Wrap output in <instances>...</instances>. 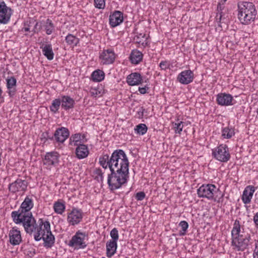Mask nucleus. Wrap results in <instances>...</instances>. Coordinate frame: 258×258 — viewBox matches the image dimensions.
Returning a JSON list of instances; mask_svg holds the SVG:
<instances>
[{
	"mask_svg": "<svg viewBox=\"0 0 258 258\" xmlns=\"http://www.w3.org/2000/svg\"><path fill=\"white\" fill-rule=\"evenodd\" d=\"M33 207L32 200L29 197H26L22 203L20 208L17 211L12 212L11 216L13 221L16 224L25 223H31L33 221V215L30 210Z\"/></svg>",
	"mask_w": 258,
	"mask_h": 258,
	"instance_id": "nucleus-2",
	"label": "nucleus"
},
{
	"mask_svg": "<svg viewBox=\"0 0 258 258\" xmlns=\"http://www.w3.org/2000/svg\"><path fill=\"white\" fill-rule=\"evenodd\" d=\"M142 53L137 50H133L130 55L131 61L134 64H138L142 60Z\"/></svg>",
	"mask_w": 258,
	"mask_h": 258,
	"instance_id": "nucleus-26",
	"label": "nucleus"
},
{
	"mask_svg": "<svg viewBox=\"0 0 258 258\" xmlns=\"http://www.w3.org/2000/svg\"><path fill=\"white\" fill-rule=\"evenodd\" d=\"M233 97L225 93L219 94L217 97V101L218 104L222 106H228L232 104Z\"/></svg>",
	"mask_w": 258,
	"mask_h": 258,
	"instance_id": "nucleus-16",
	"label": "nucleus"
},
{
	"mask_svg": "<svg viewBox=\"0 0 258 258\" xmlns=\"http://www.w3.org/2000/svg\"><path fill=\"white\" fill-rule=\"evenodd\" d=\"M58 154L56 152L47 153L43 160L44 165L47 167L54 165L58 163Z\"/></svg>",
	"mask_w": 258,
	"mask_h": 258,
	"instance_id": "nucleus-15",
	"label": "nucleus"
},
{
	"mask_svg": "<svg viewBox=\"0 0 258 258\" xmlns=\"http://www.w3.org/2000/svg\"><path fill=\"white\" fill-rule=\"evenodd\" d=\"M225 17H220L218 19V20L219 21H218V22L219 23V24H218V25L221 27H222V22H221V21H223L224 20V19H225ZM217 20L218 21V19H217Z\"/></svg>",
	"mask_w": 258,
	"mask_h": 258,
	"instance_id": "nucleus-53",
	"label": "nucleus"
},
{
	"mask_svg": "<svg viewBox=\"0 0 258 258\" xmlns=\"http://www.w3.org/2000/svg\"><path fill=\"white\" fill-rule=\"evenodd\" d=\"M25 230L27 233L33 234L34 239L40 241L43 237V234H47V231H50V225L48 221H43L40 219L38 221V225L36 224V220L33 218V221L31 223H25L23 224Z\"/></svg>",
	"mask_w": 258,
	"mask_h": 258,
	"instance_id": "nucleus-3",
	"label": "nucleus"
},
{
	"mask_svg": "<svg viewBox=\"0 0 258 258\" xmlns=\"http://www.w3.org/2000/svg\"><path fill=\"white\" fill-rule=\"evenodd\" d=\"M90 92L91 96L94 97H100L102 95L101 90H99L98 88H91Z\"/></svg>",
	"mask_w": 258,
	"mask_h": 258,
	"instance_id": "nucleus-41",
	"label": "nucleus"
},
{
	"mask_svg": "<svg viewBox=\"0 0 258 258\" xmlns=\"http://www.w3.org/2000/svg\"><path fill=\"white\" fill-rule=\"evenodd\" d=\"M37 23L33 19H30L29 21H27L25 23V27L23 29L25 32L30 31L31 29L34 30L35 26L37 25Z\"/></svg>",
	"mask_w": 258,
	"mask_h": 258,
	"instance_id": "nucleus-31",
	"label": "nucleus"
},
{
	"mask_svg": "<svg viewBox=\"0 0 258 258\" xmlns=\"http://www.w3.org/2000/svg\"><path fill=\"white\" fill-rule=\"evenodd\" d=\"M102 258H105V257H102Z\"/></svg>",
	"mask_w": 258,
	"mask_h": 258,
	"instance_id": "nucleus-58",
	"label": "nucleus"
},
{
	"mask_svg": "<svg viewBox=\"0 0 258 258\" xmlns=\"http://www.w3.org/2000/svg\"><path fill=\"white\" fill-rule=\"evenodd\" d=\"M238 20L243 25H248L251 21H254V17H238Z\"/></svg>",
	"mask_w": 258,
	"mask_h": 258,
	"instance_id": "nucleus-40",
	"label": "nucleus"
},
{
	"mask_svg": "<svg viewBox=\"0 0 258 258\" xmlns=\"http://www.w3.org/2000/svg\"><path fill=\"white\" fill-rule=\"evenodd\" d=\"M253 258H258V241L255 243V249L253 253Z\"/></svg>",
	"mask_w": 258,
	"mask_h": 258,
	"instance_id": "nucleus-51",
	"label": "nucleus"
},
{
	"mask_svg": "<svg viewBox=\"0 0 258 258\" xmlns=\"http://www.w3.org/2000/svg\"><path fill=\"white\" fill-rule=\"evenodd\" d=\"M66 41L68 45L76 46L79 42V39L72 34H69L66 37Z\"/></svg>",
	"mask_w": 258,
	"mask_h": 258,
	"instance_id": "nucleus-30",
	"label": "nucleus"
},
{
	"mask_svg": "<svg viewBox=\"0 0 258 258\" xmlns=\"http://www.w3.org/2000/svg\"><path fill=\"white\" fill-rule=\"evenodd\" d=\"M61 104V101L60 99H55L54 100H53L51 105L50 106V110L56 113Z\"/></svg>",
	"mask_w": 258,
	"mask_h": 258,
	"instance_id": "nucleus-35",
	"label": "nucleus"
},
{
	"mask_svg": "<svg viewBox=\"0 0 258 258\" xmlns=\"http://www.w3.org/2000/svg\"><path fill=\"white\" fill-rule=\"evenodd\" d=\"M10 17H0V23L6 24L10 21Z\"/></svg>",
	"mask_w": 258,
	"mask_h": 258,
	"instance_id": "nucleus-49",
	"label": "nucleus"
},
{
	"mask_svg": "<svg viewBox=\"0 0 258 258\" xmlns=\"http://www.w3.org/2000/svg\"><path fill=\"white\" fill-rule=\"evenodd\" d=\"M117 242L110 240L106 243L107 256L109 257L113 255L116 250Z\"/></svg>",
	"mask_w": 258,
	"mask_h": 258,
	"instance_id": "nucleus-23",
	"label": "nucleus"
},
{
	"mask_svg": "<svg viewBox=\"0 0 258 258\" xmlns=\"http://www.w3.org/2000/svg\"><path fill=\"white\" fill-rule=\"evenodd\" d=\"M238 14V16H255L257 12L254 5L249 2L240 1L237 4Z\"/></svg>",
	"mask_w": 258,
	"mask_h": 258,
	"instance_id": "nucleus-6",
	"label": "nucleus"
},
{
	"mask_svg": "<svg viewBox=\"0 0 258 258\" xmlns=\"http://www.w3.org/2000/svg\"><path fill=\"white\" fill-rule=\"evenodd\" d=\"M110 158H109L108 155H104L99 158L100 164L104 169H106L108 167L110 168Z\"/></svg>",
	"mask_w": 258,
	"mask_h": 258,
	"instance_id": "nucleus-29",
	"label": "nucleus"
},
{
	"mask_svg": "<svg viewBox=\"0 0 258 258\" xmlns=\"http://www.w3.org/2000/svg\"><path fill=\"white\" fill-rule=\"evenodd\" d=\"M194 79V74L191 70H185L181 72L178 76L177 79L182 84H188Z\"/></svg>",
	"mask_w": 258,
	"mask_h": 258,
	"instance_id": "nucleus-13",
	"label": "nucleus"
},
{
	"mask_svg": "<svg viewBox=\"0 0 258 258\" xmlns=\"http://www.w3.org/2000/svg\"><path fill=\"white\" fill-rule=\"evenodd\" d=\"M104 73L100 70H98L93 72L91 78L94 82H100L104 79Z\"/></svg>",
	"mask_w": 258,
	"mask_h": 258,
	"instance_id": "nucleus-27",
	"label": "nucleus"
},
{
	"mask_svg": "<svg viewBox=\"0 0 258 258\" xmlns=\"http://www.w3.org/2000/svg\"><path fill=\"white\" fill-rule=\"evenodd\" d=\"M51 32H52V31L51 30H50L49 29H47L46 33L47 34H50L51 33Z\"/></svg>",
	"mask_w": 258,
	"mask_h": 258,
	"instance_id": "nucleus-55",
	"label": "nucleus"
},
{
	"mask_svg": "<svg viewBox=\"0 0 258 258\" xmlns=\"http://www.w3.org/2000/svg\"><path fill=\"white\" fill-rule=\"evenodd\" d=\"M179 225L182 229V230L179 232L180 235H184L188 227L187 222L185 221H182L179 223Z\"/></svg>",
	"mask_w": 258,
	"mask_h": 258,
	"instance_id": "nucleus-39",
	"label": "nucleus"
},
{
	"mask_svg": "<svg viewBox=\"0 0 258 258\" xmlns=\"http://www.w3.org/2000/svg\"><path fill=\"white\" fill-rule=\"evenodd\" d=\"M43 237H42V239L44 241V246L46 248H50L51 247L55 241V238L54 235L52 234L51 231L47 232V234L42 235Z\"/></svg>",
	"mask_w": 258,
	"mask_h": 258,
	"instance_id": "nucleus-19",
	"label": "nucleus"
},
{
	"mask_svg": "<svg viewBox=\"0 0 258 258\" xmlns=\"http://www.w3.org/2000/svg\"><path fill=\"white\" fill-rule=\"evenodd\" d=\"M28 186V182L25 180L17 179L14 182L9 185V190L12 192H16L19 191H25Z\"/></svg>",
	"mask_w": 258,
	"mask_h": 258,
	"instance_id": "nucleus-10",
	"label": "nucleus"
},
{
	"mask_svg": "<svg viewBox=\"0 0 258 258\" xmlns=\"http://www.w3.org/2000/svg\"><path fill=\"white\" fill-rule=\"evenodd\" d=\"M101 63L103 64L112 63L115 59V54L110 49L104 50L100 55Z\"/></svg>",
	"mask_w": 258,
	"mask_h": 258,
	"instance_id": "nucleus-12",
	"label": "nucleus"
},
{
	"mask_svg": "<svg viewBox=\"0 0 258 258\" xmlns=\"http://www.w3.org/2000/svg\"><path fill=\"white\" fill-rule=\"evenodd\" d=\"M142 80L140 74L137 73H132L127 77V82L131 86L139 85L141 83Z\"/></svg>",
	"mask_w": 258,
	"mask_h": 258,
	"instance_id": "nucleus-20",
	"label": "nucleus"
},
{
	"mask_svg": "<svg viewBox=\"0 0 258 258\" xmlns=\"http://www.w3.org/2000/svg\"><path fill=\"white\" fill-rule=\"evenodd\" d=\"M183 123V122L179 120H177V122L173 123V129L176 134H181L184 126Z\"/></svg>",
	"mask_w": 258,
	"mask_h": 258,
	"instance_id": "nucleus-36",
	"label": "nucleus"
},
{
	"mask_svg": "<svg viewBox=\"0 0 258 258\" xmlns=\"http://www.w3.org/2000/svg\"><path fill=\"white\" fill-rule=\"evenodd\" d=\"M147 38L145 34L137 33V34L134 38V41L136 43L144 45V43H147Z\"/></svg>",
	"mask_w": 258,
	"mask_h": 258,
	"instance_id": "nucleus-28",
	"label": "nucleus"
},
{
	"mask_svg": "<svg viewBox=\"0 0 258 258\" xmlns=\"http://www.w3.org/2000/svg\"><path fill=\"white\" fill-rule=\"evenodd\" d=\"M53 208L55 213L61 214L64 211L65 206L59 202H56L54 204Z\"/></svg>",
	"mask_w": 258,
	"mask_h": 258,
	"instance_id": "nucleus-33",
	"label": "nucleus"
},
{
	"mask_svg": "<svg viewBox=\"0 0 258 258\" xmlns=\"http://www.w3.org/2000/svg\"><path fill=\"white\" fill-rule=\"evenodd\" d=\"M76 154L77 157L79 159L86 157L89 154L87 147L83 144L80 145L76 148Z\"/></svg>",
	"mask_w": 258,
	"mask_h": 258,
	"instance_id": "nucleus-22",
	"label": "nucleus"
},
{
	"mask_svg": "<svg viewBox=\"0 0 258 258\" xmlns=\"http://www.w3.org/2000/svg\"><path fill=\"white\" fill-rule=\"evenodd\" d=\"M145 110V109L143 107L140 108L139 110L138 111V117L139 118H142L143 117Z\"/></svg>",
	"mask_w": 258,
	"mask_h": 258,
	"instance_id": "nucleus-50",
	"label": "nucleus"
},
{
	"mask_svg": "<svg viewBox=\"0 0 258 258\" xmlns=\"http://www.w3.org/2000/svg\"><path fill=\"white\" fill-rule=\"evenodd\" d=\"M232 245L238 250H243L248 245L250 235L241 231L239 222L235 220L231 231Z\"/></svg>",
	"mask_w": 258,
	"mask_h": 258,
	"instance_id": "nucleus-4",
	"label": "nucleus"
},
{
	"mask_svg": "<svg viewBox=\"0 0 258 258\" xmlns=\"http://www.w3.org/2000/svg\"><path fill=\"white\" fill-rule=\"evenodd\" d=\"M123 21V17H109V24L112 27L120 25Z\"/></svg>",
	"mask_w": 258,
	"mask_h": 258,
	"instance_id": "nucleus-32",
	"label": "nucleus"
},
{
	"mask_svg": "<svg viewBox=\"0 0 258 258\" xmlns=\"http://www.w3.org/2000/svg\"><path fill=\"white\" fill-rule=\"evenodd\" d=\"M197 194L199 197L205 198L215 201H219L223 197V194L219 189L212 184L202 185L198 189Z\"/></svg>",
	"mask_w": 258,
	"mask_h": 258,
	"instance_id": "nucleus-5",
	"label": "nucleus"
},
{
	"mask_svg": "<svg viewBox=\"0 0 258 258\" xmlns=\"http://www.w3.org/2000/svg\"><path fill=\"white\" fill-rule=\"evenodd\" d=\"M13 10L8 7L4 2H0V16H11Z\"/></svg>",
	"mask_w": 258,
	"mask_h": 258,
	"instance_id": "nucleus-24",
	"label": "nucleus"
},
{
	"mask_svg": "<svg viewBox=\"0 0 258 258\" xmlns=\"http://www.w3.org/2000/svg\"><path fill=\"white\" fill-rule=\"evenodd\" d=\"M159 66L162 70H166L169 68V63L166 61H162L160 63Z\"/></svg>",
	"mask_w": 258,
	"mask_h": 258,
	"instance_id": "nucleus-46",
	"label": "nucleus"
},
{
	"mask_svg": "<svg viewBox=\"0 0 258 258\" xmlns=\"http://www.w3.org/2000/svg\"><path fill=\"white\" fill-rule=\"evenodd\" d=\"M123 15L122 12L115 10L112 13L110 12L109 16H123Z\"/></svg>",
	"mask_w": 258,
	"mask_h": 258,
	"instance_id": "nucleus-48",
	"label": "nucleus"
},
{
	"mask_svg": "<svg viewBox=\"0 0 258 258\" xmlns=\"http://www.w3.org/2000/svg\"><path fill=\"white\" fill-rule=\"evenodd\" d=\"M94 5L97 8L103 9L105 5V0H94Z\"/></svg>",
	"mask_w": 258,
	"mask_h": 258,
	"instance_id": "nucleus-44",
	"label": "nucleus"
},
{
	"mask_svg": "<svg viewBox=\"0 0 258 258\" xmlns=\"http://www.w3.org/2000/svg\"><path fill=\"white\" fill-rule=\"evenodd\" d=\"M110 236L111 237L112 241L117 242L118 239V231L116 228H113L110 232Z\"/></svg>",
	"mask_w": 258,
	"mask_h": 258,
	"instance_id": "nucleus-43",
	"label": "nucleus"
},
{
	"mask_svg": "<svg viewBox=\"0 0 258 258\" xmlns=\"http://www.w3.org/2000/svg\"><path fill=\"white\" fill-rule=\"evenodd\" d=\"M110 162L111 173L108 175L107 183L109 189L114 190L127 182L129 162L123 150H116L112 153Z\"/></svg>",
	"mask_w": 258,
	"mask_h": 258,
	"instance_id": "nucleus-1",
	"label": "nucleus"
},
{
	"mask_svg": "<svg viewBox=\"0 0 258 258\" xmlns=\"http://www.w3.org/2000/svg\"><path fill=\"white\" fill-rule=\"evenodd\" d=\"M41 48L42 49L43 54L48 59L52 60L53 58L54 53L50 44L43 45Z\"/></svg>",
	"mask_w": 258,
	"mask_h": 258,
	"instance_id": "nucleus-25",
	"label": "nucleus"
},
{
	"mask_svg": "<svg viewBox=\"0 0 258 258\" xmlns=\"http://www.w3.org/2000/svg\"><path fill=\"white\" fill-rule=\"evenodd\" d=\"M61 107L65 110L73 108L75 101L73 98L68 96H63L60 98Z\"/></svg>",
	"mask_w": 258,
	"mask_h": 258,
	"instance_id": "nucleus-21",
	"label": "nucleus"
},
{
	"mask_svg": "<svg viewBox=\"0 0 258 258\" xmlns=\"http://www.w3.org/2000/svg\"><path fill=\"white\" fill-rule=\"evenodd\" d=\"M234 135V132L233 128L225 127L222 130V136L224 138L230 139Z\"/></svg>",
	"mask_w": 258,
	"mask_h": 258,
	"instance_id": "nucleus-34",
	"label": "nucleus"
},
{
	"mask_svg": "<svg viewBox=\"0 0 258 258\" xmlns=\"http://www.w3.org/2000/svg\"><path fill=\"white\" fill-rule=\"evenodd\" d=\"M17 80L14 77H8L6 79L7 88L10 96H13L16 91Z\"/></svg>",
	"mask_w": 258,
	"mask_h": 258,
	"instance_id": "nucleus-17",
	"label": "nucleus"
},
{
	"mask_svg": "<svg viewBox=\"0 0 258 258\" xmlns=\"http://www.w3.org/2000/svg\"><path fill=\"white\" fill-rule=\"evenodd\" d=\"M9 242L13 245H17L22 242L20 231L16 227H13L9 233Z\"/></svg>",
	"mask_w": 258,
	"mask_h": 258,
	"instance_id": "nucleus-11",
	"label": "nucleus"
},
{
	"mask_svg": "<svg viewBox=\"0 0 258 258\" xmlns=\"http://www.w3.org/2000/svg\"><path fill=\"white\" fill-rule=\"evenodd\" d=\"M96 178L98 181H102L103 180V173L100 169H96L94 171Z\"/></svg>",
	"mask_w": 258,
	"mask_h": 258,
	"instance_id": "nucleus-42",
	"label": "nucleus"
},
{
	"mask_svg": "<svg viewBox=\"0 0 258 258\" xmlns=\"http://www.w3.org/2000/svg\"><path fill=\"white\" fill-rule=\"evenodd\" d=\"M257 114H258V108H257Z\"/></svg>",
	"mask_w": 258,
	"mask_h": 258,
	"instance_id": "nucleus-57",
	"label": "nucleus"
},
{
	"mask_svg": "<svg viewBox=\"0 0 258 258\" xmlns=\"http://www.w3.org/2000/svg\"><path fill=\"white\" fill-rule=\"evenodd\" d=\"M85 234L81 232H77L70 241L69 245L75 246L76 248H83L86 245L84 242Z\"/></svg>",
	"mask_w": 258,
	"mask_h": 258,
	"instance_id": "nucleus-8",
	"label": "nucleus"
},
{
	"mask_svg": "<svg viewBox=\"0 0 258 258\" xmlns=\"http://www.w3.org/2000/svg\"><path fill=\"white\" fill-rule=\"evenodd\" d=\"M139 91L141 94H145L146 93V87H139Z\"/></svg>",
	"mask_w": 258,
	"mask_h": 258,
	"instance_id": "nucleus-52",
	"label": "nucleus"
},
{
	"mask_svg": "<svg viewBox=\"0 0 258 258\" xmlns=\"http://www.w3.org/2000/svg\"><path fill=\"white\" fill-rule=\"evenodd\" d=\"M227 0H221V3H219L217 6V10L218 12V13L220 14V16H223L224 14H223V13L222 12V10L223 9L224 4L226 2Z\"/></svg>",
	"mask_w": 258,
	"mask_h": 258,
	"instance_id": "nucleus-45",
	"label": "nucleus"
},
{
	"mask_svg": "<svg viewBox=\"0 0 258 258\" xmlns=\"http://www.w3.org/2000/svg\"><path fill=\"white\" fill-rule=\"evenodd\" d=\"M54 136L57 142L63 143L69 137V131L68 128L61 127L56 130Z\"/></svg>",
	"mask_w": 258,
	"mask_h": 258,
	"instance_id": "nucleus-14",
	"label": "nucleus"
},
{
	"mask_svg": "<svg viewBox=\"0 0 258 258\" xmlns=\"http://www.w3.org/2000/svg\"><path fill=\"white\" fill-rule=\"evenodd\" d=\"M253 220L255 224L258 226V212L254 216Z\"/></svg>",
	"mask_w": 258,
	"mask_h": 258,
	"instance_id": "nucleus-54",
	"label": "nucleus"
},
{
	"mask_svg": "<svg viewBox=\"0 0 258 258\" xmlns=\"http://www.w3.org/2000/svg\"><path fill=\"white\" fill-rule=\"evenodd\" d=\"M135 131L140 135H143L147 131V127L145 124L141 123L136 126Z\"/></svg>",
	"mask_w": 258,
	"mask_h": 258,
	"instance_id": "nucleus-37",
	"label": "nucleus"
},
{
	"mask_svg": "<svg viewBox=\"0 0 258 258\" xmlns=\"http://www.w3.org/2000/svg\"><path fill=\"white\" fill-rule=\"evenodd\" d=\"M81 135L80 134H75L71 137L70 138V144L73 145H78L77 143L81 140Z\"/></svg>",
	"mask_w": 258,
	"mask_h": 258,
	"instance_id": "nucleus-38",
	"label": "nucleus"
},
{
	"mask_svg": "<svg viewBox=\"0 0 258 258\" xmlns=\"http://www.w3.org/2000/svg\"><path fill=\"white\" fill-rule=\"evenodd\" d=\"M254 191V187L252 186H248L245 188L242 197L244 204H248L250 202Z\"/></svg>",
	"mask_w": 258,
	"mask_h": 258,
	"instance_id": "nucleus-18",
	"label": "nucleus"
},
{
	"mask_svg": "<svg viewBox=\"0 0 258 258\" xmlns=\"http://www.w3.org/2000/svg\"><path fill=\"white\" fill-rule=\"evenodd\" d=\"M49 23L50 26H52L53 24L51 22H50Z\"/></svg>",
	"mask_w": 258,
	"mask_h": 258,
	"instance_id": "nucleus-56",
	"label": "nucleus"
},
{
	"mask_svg": "<svg viewBox=\"0 0 258 258\" xmlns=\"http://www.w3.org/2000/svg\"><path fill=\"white\" fill-rule=\"evenodd\" d=\"M82 212L76 208H74L68 214L67 221L70 225H75L79 223L82 220Z\"/></svg>",
	"mask_w": 258,
	"mask_h": 258,
	"instance_id": "nucleus-9",
	"label": "nucleus"
},
{
	"mask_svg": "<svg viewBox=\"0 0 258 258\" xmlns=\"http://www.w3.org/2000/svg\"><path fill=\"white\" fill-rule=\"evenodd\" d=\"M145 197V194L143 191L138 192L136 194L135 198L138 201H142Z\"/></svg>",
	"mask_w": 258,
	"mask_h": 258,
	"instance_id": "nucleus-47",
	"label": "nucleus"
},
{
	"mask_svg": "<svg viewBox=\"0 0 258 258\" xmlns=\"http://www.w3.org/2000/svg\"><path fill=\"white\" fill-rule=\"evenodd\" d=\"M212 154L217 160L223 162H227L230 158L227 146L223 144L219 145L213 150Z\"/></svg>",
	"mask_w": 258,
	"mask_h": 258,
	"instance_id": "nucleus-7",
	"label": "nucleus"
}]
</instances>
